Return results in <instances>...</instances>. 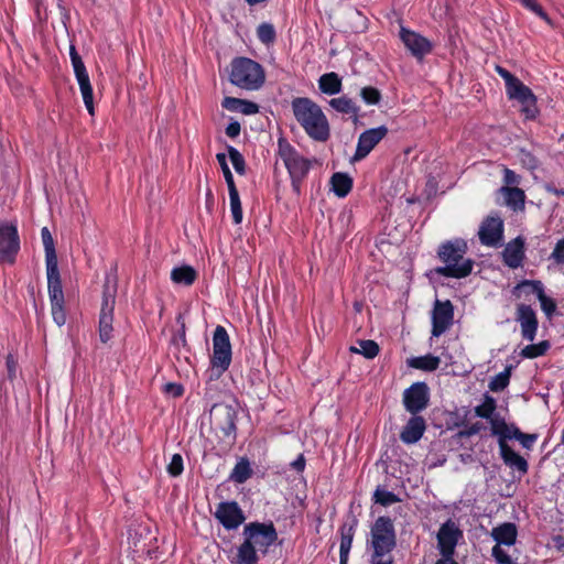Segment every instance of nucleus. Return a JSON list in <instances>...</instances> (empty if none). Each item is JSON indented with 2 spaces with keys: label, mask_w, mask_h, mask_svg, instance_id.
<instances>
[{
  "label": "nucleus",
  "mask_w": 564,
  "mask_h": 564,
  "mask_svg": "<svg viewBox=\"0 0 564 564\" xmlns=\"http://www.w3.org/2000/svg\"><path fill=\"white\" fill-rule=\"evenodd\" d=\"M242 535L243 542L230 560L232 564H258L259 553L265 555L269 547L278 540V532L272 521L249 522L245 524Z\"/></svg>",
  "instance_id": "f257e3e1"
},
{
  "label": "nucleus",
  "mask_w": 564,
  "mask_h": 564,
  "mask_svg": "<svg viewBox=\"0 0 564 564\" xmlns=\"http://www.w3.org/2000/svg\"><path fill=\"white\" fill-rule=\"evenodd\" d=\"M41 238L45 252L47 291L51 302L52 317L58 326H63L66 323L64 292L54 239L47 227H43L41 229Z\"/></svg>",
  "instance_id": "f03ea898"
},
{
  "label": "nucleus",
  "mask_w": 564,
  "mask_h": 564,
  "mask_svg": "<svg viewBox=\"0 0 564 564\" xmlns=\"http://www.w3.org/2000/svg\"><path fill=\"white\" fill-rule=\"evenodd\" d=\"M397 547V532L393 520L388 516L378 517L370 527L366 540L369 564H395L392 552Z\"/></svg>",
  "instance_id": "7ed1b4c3"
},
{
  "label": "nucleus",
  "mask_w": 564,
  "mask_h": 564,
  "mask_svg": "<svg viewBox=\"0 0 564 564\" xmlns=\"http://www.w3.org/2000/svg\"><path fill=\"white\" fill-rule=\"evenodd\" d=\"M467 250V242L462 238L442 242L437 248V258L444 265L434 268L431 273L453 279L468 276L473 271L474 261L465 258Z\"/></svg>",
  "instance_id": "20e7f679"
},
{
  "label": "nucleus",
  "mask_w": 564,
  "mask_h": 564,
  "mask_svg": "<svg viewBox=\"0 0 564 564\" xmlns=\"http://www.w3.org/2000/svg\"><path fill=\"white\" fill-rule=\"evenodd\" d=\"M293 116L305 133L316 142L330 138V126L321 106L308 97H296L291 102Z\"/></svg>",
  "instance_id": "39448f33"
},
{
  "label": "nucleus",
  "mask_w": 564,
  "mask_h": 564,
  "mask_svg": "<svg viewBox=\"0 0 564 564\" xmlns=\"http://www.w3.org/2000/svg\"><path fill=\"white\" fill-rule=\"evenodd\" d=\"M495 70L505 80L508 98L517 100L521 105V112L525 119L534 120L539 115V108L536 96L531 88L500 65H496Z\"/></svg>",
  "instance_id": "423d86ee"
},
{
  "label": "nucleus",
  "mask_w": 564,
  "mask_h": 564,
  "mask_svg": "<svg viewBox=\"0 0 564 564\" xmlns=\"http://www.w3.org/2000/svg\"><path fill=\"white\" fill-rule=\"evenodd\" d=\"M228 79L241 89L257 90L264 84L265 73L258 62L238 56L230 62Z\"/></svg>",
  "instance_id": "0eeeda50"
},
{
  "label": "nucleus",
  "mask_w": 564,
  "mask_h": 564,
  "mask_svg": "<svg viewBox=\"0 0 564 564\" xmlns=\"http://www.w3.org/2000/svg\"><path fill=\"white\" fill-rule=\"evenodd\" d=\"M232 358L231 344L226 328L216 326L213 335V354L210 356V380L219 379L228 370Z\"/></svg>",
  "instance_id": "6e6552de"
},
{
  "label": "nucleus",
  "mask_w": 564,
  "mask_h": 564,
  "mask_svg": "<svg viewBox=\"0 0 564 564\" xmlns=\"http://www.w3.org/2000/svg\"><path fill=\"white\" fill-rule=\"evenodd\" d=\"M278 154L282 160L290 177L306 178L311 167V160L304 158L299 151L284 139L278 142Z\"/></svg>",
  "instance_id": "1a4fd4ad"
},
{
  "label": "nucleus",
  "mask_w": 564,
  "mask_h": 564,
  "mask_svg": "<svg viewBox=\"0 0 564 564\" xmlns=\"http://www.w3.org/2000/svg\"><path fill=\"white\" fill-rule=\"evenodd\" d=\"M21 249V241L15 223L0 224V264H13Z\"/></svg>",
  "instance_id": "9d476101"
},
{
  "label": "nucleus",
  "mask_w": 564,
  "mask_h": 564,
  "mask_svg": "<svg viewBox=\"0 0 564 564\" xmlns=\"http://www.w3.org/2000/svg\"><path fill=\"white\" fill-rule=\"evenodd\" d=\"M517 299L524 297L530 301V295H535L541 304V310L547 317H551L556 311V302L544 292L543 283L539 280H523L512 290Z\"/></svg>",
  "instance_id": "9b49d317"
},
{
  "label": "nucleus",
  "mask_w": 564,
  "mask_h": 564,
  "mask_svg": "<svg viewBox=\"0 0 564 564\" xmlns=\"http://www.w3.org/2000/svg\"><path fill=\"white\" fill-rule=\"evenodd\" d=\"M116 304V289L111 288L108 282L104 284L102 303L99 314V339L102 344H107L112 338L113 333V310Z\"/></svg>",
  "instance_id": "f8f14e48"
},
{
  "label": "nucleus",
  "mask_w": 564,
  "mask_h": 564,
  "mask_svg": "<svg viewBox=\"0 0 564 564\" xmlns=\"http://www.w3.org/2000/svg\"><path fill=\"white\" fill-rule=\"evenodd\" d=\"M212 415L215 427L221 432L223 437L228 440L229 444H234L237 438L238 412L236 408L226 403L214 404Z\"/></svg>",
  "instance_id": "ddd939ff"
},
{
  "label": "nucleus",
  "mask_w": 564,
  "mask_h": 564,
  "mask_svg": "<svg viewBox=\"0 0 564 564\" xmlns=\"http://www.w3.org/2000/svg\"><path fill=\"white\" fill-rule=\"evenodd\" d=\"M402 403L411 415L420 414L430 403V388L426 382L417 381L403 391Z\"/></svg>",
  "instance_id": "4468645a"
},
{
  "label": "nucleus",
  "mask_w": 564,
  "mask_h": 564,
  "mask_svg": "<svg viewBox=\"0 0 564 564\" xmlns=\"http://www.w3.org/2000/svg\"><path fill=\"white\" fill-rule=\"evenodd\" d=\"M463 539V531L452 520H446L438 529L436 540L441 556H454L455 549Z\"/></svg>",
  "instance_id": "2eb2a0df"
},
{
  "label": "nucleus",
  "mask_w": 564,
  "mask_h": 564,
  "mask_svg": "<svg viewBox=\"0 0 564 564\" xmlns=\"http://www.w3.org/2000/svg\"><path fill=\"white\" fill-rule=\"evenodd\" d=\"M389 130L386 126L368 129L358 137L355 154L351 162H359L368 156V154L383 140Z\"/></svg>",
  "instance_id": "dca6fc26"
},
{
  "label": "nucleus",
  "mask_w": 564,
  "mask_h": 564,
  "mask_svg": "<svg viewBox=\"0 0 564 564\" xmlns=\"http://www.w3.org/2000/svg\"><path fill=\"white\" fill-rule=\"evenodd\" d=\"M214 516L226 530H235L246 520L243 511L236 501L219 502Z\"/></svg>",
  "instance_id": "f3484780"
},
{
  "label": "nucleus",
  "mask_w": 564,
  "mask_h": 564,
  "mask_svg": "<svg viewBox=\"0 0 564 564\" xmlns=\"http://www.w3.org/2000/svg\"><path fill=\"white\" fill-rule=\"evenodd\" d=\"M503 230V220L499 215L487 216L479 227V240L484 246L497 247L502 241Z\"/></svg>",
  "instance_id": "a211bd4d"
},
{
  "label": "nucleus",
  "mask_w": 564,
  "mask_h": 564,
  "mask_svg": "<svg viewBox=\"0 0 564 564\" xmlns=\"http://www.w3.org/2000/svg\"><path fill=\"white\" fill-rule=\"evenodd\" d=\"M454 305L449 300H436L432 314V336L440 337L453 324Z\"/></svg>",
  "instance_id": "6ab92c4d"
},
{
  "label": "nucleus",
  "mask_w": 564,
  "mask_h": 564,
  "mask_svg": "<svg viewBox=\"0 0 564 564\" xmlns=\"http://www.w3.org/2000/svg\"><path fill=\"white\" fill-rule=\"evenodd\" d=\"M516 321L520 324L521 336L528 341H533L539 328V319L531 305L520 303L516 307Z\"/></svg>",
  "instance_id": "aec40b11"
},
{
  "label": "nucleus",
  "mask_w": 564,
  "mask_h": 564,
  "mask_svg": "<svg viewBox=\"0 0 564 564\" xmlns=\"http://www.w3.org/2000/svg\"><path fill=\"white\" fill-rule=\"evenodd\" d=\"M400 39L410 53L417 59H423V57L433 50V44L429 39L404 26L400 29Z\"/></svg>",
  "instance_id": "412c9836"
},
{
  "label": "nucleus",
  "mask_w": 564,
  "mask_h": 564,
  "mask_svg": "<svg viewBox=\"0 0 564 564\" xmlns=\"http://www.w3.org/2000/svg\"><path fill=\"white\" fill-rule=\"evenodd\" d=\"M358 524L359 520L357 517L350 513L338 528V533L340 535L339 564H348L349 562V554Z\"/></svg>",
  "instance_id": "4be33fe9"
},
{
  "label": "nucleus",
  "mask_w": 564,
  "mask_h": 564,
  "mask_svg": "<svg viewBox=\"0 0 564 564\" xmlns=\"http://www.w3.org/2000/svg\"><path fill=\"white\" fill-rule=\"evenodd\" d=\"M502 261L510 269H518L525 258V242L521 236L509 241L502 250Z\"/></svg>",
  "instance_id": "5701e85b"
},
{
  "label": "nucleus",
  "mask_w": 564,
  "mask_h": 564,
  "mask_svg": "<svg viewBox=\"0 0 564 564\" xmlns=\"http://www.w3.org/2000/svg\"><path fill=\"white\" fill-rule=\"evenodd\" d=\"M426 430V421L420 414L411 415L400 433V440L404 444L417 443Z\"/></svg>",
  "instance_id": "b1692460"
},
{
  "label": "nucleus",
  "mask_w": 564,
  "mask_h": 564,
  "mask_svg": "<svg viewBox=\"0 0 564 564\" xmlns=\"http://www.w3.org/2000/svg\"><path fill=\"white\" fill-rule=\"evenodd\" d=\"M500 457L505 465L511 469H516L520 475H525L529 470V464L524 457L516 453L510 446L499 449Z\"/></svg>",
  "instance_id": "393cba45"
},
{
  "label": "nucleus",
  "mask_w": 564,
  "mask_h": 564,
  "mask_svg": "<svg viewBox=\"0 0 564 564\" xmlns=\"http://www.w3.org/2000/svg\"><path fill=\"white\" fill-rule=\"evenodd\" d=\"M500 193L503 195L505 203L512 210H523L525 204V193L518 186H502Z\"/></svg>",
  "instance_id": "a878e982"
},
{
  "label": "nucleus",
  "mask_w": 564,
  "mask_h": 564,
  "mask_svg": "<svg viewBox=\"0 0 564 564\" xmlns=\"http://www.w3.org/2000/svg\"><path fill=\"white\" fill-rule=\"evenodd\" d=\"M328 105L339 113L351 116L354 122L357 123L360 108L354 102L351 98L345 95L337 98H332L328 101Z\"/></svg>",
  "instance_id": "bb28decb"
},
{
  "label": "nucleus",
  "mask_w": 564,
  "mask_h": 564,
  "mask_svg": "<svg viewBox=\"0 0 564 564\" xmlns=\"http://www.w3.org/2000/svg\"><path fill=\"white\" fill-rule=\"evenodd\" d=\"M75 77L79 85V89H80V94H82L85 107H86L87 111L89 112V115L94 116L95 115L94 91H93V86L90 84L88 72L78 74Z\"/></svg>",
  "instance_id": "cd10ccee"
},
{
  "label": "nucleus",
  "mask_w": 564,
  "mask_h": 564,
  "mask_svg": "<svg viewBox=\"0 0 564 564\" xmlns=\"http://www.w3.org/2000/svg\"><path fill=\"white\" fill-rule=\"evenodd\" d=\"M318 88L325 95H337L343 89L341 78L335 72L323 74L318 79Z\"/></svg>",
  "instance_id": "c85d7f7f"
},
{
  "label": "nucleus",
  "mask_w": 564,
  "mask_h": 564,
  "mask_svg": "<svg viewBox=\"0 0 564 564\" xmlns=\"http://www.w3.org/2000/svg\"><path fill=\"white\" fill-rule=\"evenodd\" d=\"M352 178L343 172H336L330 177L332 189L336 196L344 198L352 189Z\"/></svg>",
  "instance_id": "c756f323"
},
{
  "label": "nucleus",
  "mask_w": 564,
  "mask_h": 564,
  "mask_svg": "<svg viewBox=\"0 0 564 564\" xmlns=\"http://www.w3.org/2000/svg\"><path fill=\"white\" fill-rule=\"evenodd\" d=\"M491 434L498 437L499 449L509 446L508 437L510 434V425L503 417L498 415L489 420Z\"/></svg>",
  "instance_id": "7c9ffc66"
},
{
  "label": "nucleus",
  "mask_w": 564,
  "mask_h": 564,
  "mask_svg": "<svg viewBox=\"0 0 564 564\" xmlns=\"http://www.w3.org/2000/svg\"><path fill=\"white\" fill-rule=\"evenodd\" d=\"M491 434L498 437L499 449L509 446L508 437L510 434V425L503 417L498 415L489 420Z\"/></svg>",
  "instance_id": "2f4dec72"
},
{
  "label": "nucleus",
  "mask_w": 564,
  "mask_h": 564,
  "mask_svg": "<svg viewBox=\"0 0 564 564\" xmlns=\"http://www.w3.org/2000/svg\"><path fill=\"white\" fill-rule=\"evenodd\" d=\"M491 434L498 437L499 449L509 446L508 437L510 434V425L503 417L498 415L489 420Z\"/></svg>",
  "instance_id": "473e14b6"
},
{
  "label": "nucleus",
  "mask_w": 564,
  "mask_h": 564,
  "mask_svg": "<svg viewBox=\"0 0 564 564\" xmlns=\"http://www.w3.org/2000/svg\"><path fill=\"white\" fill-rule=\"evenodd\" d=\"M491 434L498 437L499 449L509 446L508 437L510 434V425L503 417L498 415L489 420Z\"/></svg>",
  "instance_id": "72a5a7b5"
},
{
  "label": "nucleus",
  "mask_w": 564,
  "mask_h": 564,
  "mask_svg": "<svg viewBox=\"0 0 564 564\" xmlns=\"http://www.w3.org/2000/svg\"><path fill=\"white\" fill-rule=\"evenodd\" d=\"M197 279V271L187 264H183L181 267H175L171 272V280L175 284H182L185 286H189L194 284Z\"/></svg>",
  "instance_id": "f704fd0d"
},
{
  "label": "nucleus",
  "mask_w": 564,
  "mask_h": 564,
  "mask_svg": "<svg viewBox=\"0 0 564 564\" xmlns=\"http://www.w3.org/2000/svg\"><path fill=\"white\" fill-rule=\"evenodd\" d=\"M408 364L414 369L423 371H435L440 367L441 359L437 356L427 354L425 356L413 357L409 359Z\"/></svg>",
  "instance_id": "c9c22d12"
},
{
  "label": "nucleus",
  "mask_w": 564,
  "mask_h": 564,
  "mask_svg": "<svg viewBox=\"0 0 564 564\" xmlns=\"http://www.w3.org/2000/svg\"><path fill=\"white\" fill-rule=\"evenodd\" d=\"M251 476H252V468L250 466L249 460L247 458H241L235 465L229 478L237 484H243Z\"/></svg>",
  "instance_id": "e433bc0d"
},
{
  "label": "nucleus",
  "mask_w": 564,
  "mask_h": 564,
  "mask_svg": "<svg viewBox=\"0 0 564 564\" xmlns=\"http://www.w3.org/2000/svg\"><path fill=\"white\" fill-rule=\"evenodd\" d=\"M228 193H229V202H230V210H231L232 221L235 225H239L242 221L243 213H242L241 200H240V196H239L237 186L228 187Z\"/></svg>",
  "instance_id": "4c0bfd02"
},
{
  "label": "nucleus",
  "mask_w": 564,
  "mask_h": 564,
  "mask_svg": "<svg viewBox=\"0 0 564 564\" xmlns=\"http://www.w3.org/2000/svg\"><path fill=\"white\" fill-rule=\"evenodd\" d=\"M497 409L496 399L488 393L484 395V401L481 404L475 408V414L478 417L491 420L495 415V411Z\"/></svg>",
  "instance_id": "58836bf2"
},
{
  "label": "nucleus",
  "mask_w": 564,
  "mask_h": 564,
  "mask_svg": "<svg viewBox=\"0 0 564 564\" xmlns=\"http://www.w3.org/2000/svg\"><path fill=\"white\" fill-rule=\"evenodd\" d=\"M551 344L549 340H542L538 344L527 345L520 352L521 357L527 359H534L544 356L550 349Z\"/></svg>",
  "instance_id": "ea45409f"
},
{
  "label": "nucleus",
  "mask_w": 564,
  "mask_h": 564,
  "mask_svg": "<svg viewBox=\"0 0 564 564\" xmlns=\"http://www.w3.org/2000/svg\"><path fill=\"white\" fill-rule=\"evenodd\" d=\"M257 37L264 45H271L276 40V32L274 25L269 22H263L257 28Z\"/></svg>",
  "instance_id": "a19ab883"
},
{
  "label": "nucleus",
  "mask_w": 564,
  "mask_h": 564,
  "mask_svg": "<svg viewBox=\"0 0 564 564\" xmlns=\"http://www.w3.org/2000/svg\"><path fill=\"white\" fill-rule=\"evenodd\" d=\"M360 348L350 347V351L360 354L367 359H373L378 356L380 348L379 345L371 339L359 340Z\"/></svg>",
  "instance_id": "79ce46f5"
},
{
  "label": "nucleus",
  "mask_w": 564,
  "mask_h": 564,
  "mask_svg": "<svg viewBox=\"0 0 564 564\" xmlns=\"http://www.w3.org/2000/svg\"><path fill=\"white\" fill-rule=\"evenodd\" d=\"M511 366L507 367L502 372L496 375L489 382V389L494 392L505 390L510 382Z\"/></svg>",
  "instance_id": "37998d69"
},
{
  "label": "nucleus",
  "mask_w": 564,
  "mask_h": 564,
  "mask_svg": "<svg viewBox=\"0 0 564 564\" xmlns=\"http://www.w3.org/2000/svg\"><path fill=\"white\" fill-rule=\"evenodd\" d=\"M373 501L376 503H379L383 507H389L393 503H397L400 500V498L393 494L392 491H388L383 488L378 487L373 492Z\"/></svg>",
  "instance_id": "c03bdc74"
},
{
  "label": "nucleus",
  "mask_w": 564,
  "mask_h": 564,
  "mask_svg": "<svg viewBox=\"0 0 564 564\" xmlns=\"http://www.w3.org/2000/svg\"><path fill=\"white\" fill-rule=\"evenodd\" d=\"M359 95H360V98L362 99V101L369 106L379 105L382 99L381 91L373 86L362 87L360 89Z\"/></svg>",
  "instance_id": "a18cd8bd"
},
{
  "label": "nucleus",
  "mask_w": 564,
  "mask_h": 564,
  "mask_svg": "<svg viewBox=\"0 0 564 564\" xmlns=\"http://www.w3.org/2000/svg\"><path fill=\"white\" fill-rule=\"evenodd\" d=\"M227 152L235 171L243 175L246 173V161L243 155L232 145H227Z\"/></svg>",
  "instance_id": "49530a36"
},
{
  "label": "nucleus",
  "mask_w": 564,
  "mask_h": 564,
  "mask_svg": "<svg viewBox=\"0 0 564 564\" xmlns=\"http://www.w3.org/2000/svg\"><path fill=\"white\" fill-rule=\"evenodd\" d=\"M521 4L530 10L531 12H533L534 14H536L540 19H542L543 21H545L547 24L552 25V20L551 18L549 17V14L544 11V9L542 8V6L540 3H538L535 0H520Z\"/></svg>",
  "instance_id": "de8ad7c7"
},
{
  "label": "nucleus",
  "mask_w": 564,
  "mask_h": 564,
  "mask_svg": "<svg viewBox=\"0 0 564 564\" xmlns=\"http://www.w3.org/2000/svg\"><path fill=\"white\" fill-rule=\"evenodd\" d=\"M184 462L181 454L172 455L171 462L166 466V471L171 477H178L183 474Z\"/></svg>",
  "instance_id": "09e8293b"
},
{
  "label": "nucleus",
  "mask_w": 564,
  "mask_h": 564,
  "mask_svg": "<svg viewBox=\"0 0 564 564\" xmlns=\"http://www.w3.org/2000/svg\"><path fill=\"white\" fill-rule=\"evenodd\" d=\"M216 159L221 167V171H223V174H224V177H225V181L227 183V186L228 187H234L236 186L235 184V180H234V175L227 164V158H226V154L225 153H217L216 154Z\"/></svg>",
  "instance_id": "8fccbe9b"
},
{
  "label": "nucleus",
  "mask_w": 564,
  "mask_h": 564,
  "mask_svg": "<svg viewBox=\"0 0 564 564\" xmlns=\"http://www.w3.org/2000/svg\"><path fill=\"white\" fill-rule=\"evenodd\" d=\"M69 57L75 76L87 72L86 66L74 45H70L69 47Z\"/></svg>",
  "instance_id": "3c124183"
},
{
  "label": "nucleus",
  "mask_w": 564,
  "mask_h": 564,
  "mask_svg": "<svg viewBox=\"0 0 564 564\" xmlns=\"http://www.w3.org/2000/svg\"><path fill=\"white\" fill-rule=\"evenodd\" d=\"M7 366V378L9 381H13L17 378L18 361L12 354H9L6 358Z\"/></svg>",
  "instance_id": "603ef678"
},
{
  "label": "nucleus",
  "mask_w": 564,
  "mask_h": 564,
  "mask_svg": "<svg viewBox=\"0 0 564 564\" xmlns=\"http://www.w3.org/2000/svg\"><path fill=\"white\" fill-rule=\"evenodd\" d=\"M521 182V176L513 170L508 167L503 169V186H518Z\"/></svg>",
  "instance_id": "864d4df0"
},
{
  "label": "nucleus",
  "mask_w": 564,
  "mask_h": 564,
  "mask_svg": "<svg viewBox=\"0 0 564 564\" xmlns=\"http://www.w3.org/2000/svg\"><path fill=\"white\" fill-rule=\"evenodd\" d=\"M239 104H240L239 112H241L243 115L250 116V115H254L259 111V106L253 101L240 99Z\"/></svg>",
  "instance_id": "5fc2aeb1"
},
{
  "label": "nucleus",
  "mask_w": 564,
  "mask_h": 564,
  "mask_svg": "<svg viewBox=\"0 0 564 564\" xmlns=\"http://www.w3.org/2000/svg\"><path fill=\"white\" fill-rule=\"evenodd\" d=\"M240 98L236 97H225L221 101V107L228 111H239L240 110Z\"/></svg>",
  "instance_id": "6e6d98bb"
},
{
  "label": "nucleus",
  "mask_w": 564,
  "mask_h": 564,
  "mask_svg": "<svg viewBox=\"0 0 564 564\" xmlns=\"http://www.w3.org/2000/svg\"><path fill=\"white\" fill-rule=\"evenodd\" d=\"M481 429L482 424L480 422H476L470 424L469 426H466L465 430L459 431L458 436L467 438L478 434Z\"/></svg>",
  "instance_id": "4d7b16f0"
},
{
  "label": "nucleus",
  "mask_w": 564,
  "mask_h": 564,
  "mask_svg": "<svg viewBox=\"0 0 564 564\" xmlns=\"http://www.w3.org/2000/svg\"><path fill=\"white\" fill-rule=\"evenodd\" d=\"M551 257L556 263L564 264V239L557 241Z\"/></svg>",
  "instance_id": "13d9d810"
},
{
  "label": "nucleus",
  "mask_w": 564,
  "mask_h": 564,
  "mask_svg": "<svg viewBox=\"0 0 564 564\" xmlns=\"http://www.w3.org/2000/svg\"><path fill=\"white\" fill-rule=\"evenodd\" d=\"M536 440H538V434H527V433L522 432L520 435V438L518 441L524 448L531 449L533 447V445L535 444Z\"/></svg>",
  "instance_id": "bf43d9fd"
},
{
  "label": "nucleus",
  "mask_w": 564,
  "mask_h": 564,
  "mask_svg": "<svg viewBox=\"0 0 564 564\" xmlns=\"http://www.w3.org/2000/svg\"><path fill=\"white\" fill-rule=\"evenodd\" d=\"M164 391L172 394L174 398H180L184 393V388L182 384L169 382L164 386Z\"/></svg>",
  "instance_id": "052dcab7"
},
{
  "label": "nucleus",
  "mask_w": 564,
  "mask_h": 564,
  "mask_svg": "<svg viewBox=\"0 0 564 564\" xmlns=\"http://www.w3.org/2000/svg\"><path fill=\"white\" fill-rule=\"evenodd\" d=\"M240 131H241V126L238 121L230 122L226 127V130H225L226 134L231 139L237 138L240 134Z\"/></svg>",
  "instance_id": "680f3d73"
},
{
  "label": "nucleus",
  "mask_w": 564,
  "mask_h": 564,
  "mask_svg": "<svg viewBox=\"0 0 564 564\" xmlns=\"http://www.w3.org/2000/svg\"><path fill=\"white\" fill-rule=\"evenodd\" d=\"M291 468L297 473H303L306 466L304 454H300L295 460L290 464Z\"/></svg>",
  "instance_id": "e2e57ef3"
},
{
  "label": "nucleus",
  "mask_w": 564,
  "mask_h": 564,
  "mask_svg": "<svg viewBox=\"0 0 564 564\" xmlns=\"http://www.w3.org/2000/svg\"><path fill=\"white\" fill-rule=\"evenodd\" d=\"M292 191L296 194H301L302 183L305 178L302 177H290Z\"/></svg>",
  "instance_id": "0e129e2a"
},
{
  "label": "nucleus",
  "mask_w": 564,
  "mask_h": 564,
  "mask_svg": "<svg viewBox=\"0 0 564 564\" xmlns=\"http://www.w3.org/2000/svg\"><path fill=\"white\" fill-rule=\"evenodd\" d=\"M554 546L557 551L564 553V536L558 534L553 536Z\"/></svg>",
  "instance_id": "69168bd1"
},
{
  "label": "nucleus",
  "mask_w": 564,
  "mask_h": 564,
  "mask_svg": "<svg viewBox=\"0 0 564 564\" xmlns=\"http://www.w3.org/2000/svg\"><path fill=\"white\" fill-rule=\"evenodd\" d=\"M522 431L516 426V425H510V434H509V437H508V441L509 440H519L520 438V435H521Z\"/></svg>",
  "instance_id": "338daca9"
},
{
  "label": "nucleus",
  "mask_w": 564,
  "mask_h": 564,
  "mask_svg": "<svg viewBox=\"0 0 564 564\" xmlns=\"http://www.w3.org/2000/svg\"><path fill=\"white\" fill-rule=\"evenodd\" d=\"M435 564H459L454 560V556H442L440 560L435 562Z\"/></svg>",
  "instance_id": "774afa93"
}]
</instances>
